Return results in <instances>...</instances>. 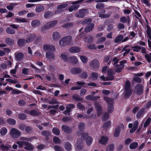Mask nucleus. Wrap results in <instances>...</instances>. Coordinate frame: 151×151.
Returning <instances> with one entry per match:
<instances>
[{"label": "nucleus", "instance_id": "obj_1", "mask_svg": "<svg viewBox=\"0 0 151 151\" xmlns=\"http://www.w3.org/2000/svg\"><path fill=\"white\" fill-rule=\"evenodd\" d=\"M84 124L83 123H81L78 127L79 132H78L77 134L78 135H81L82 137L83 138H86V143L88 145H90L91 144L92 142L93 139L91 137H87L88 134L87 133H84L83 129L84 128Z\"/></svg>", "mask_w": 151, "mask_h": 151}, {"label": "nucleus", "instance_id": "obj_2", "mask_svg": "<svg viewBox=\"0 0 151 151\" xmlns=\"http://www.w3.org/2000/svg\"><path fill=\"white\" fill-rule=\"evenodd\" d=\"M102 71L103 73H107L108 77L106 79L104 76H101L100 78L104 81H110L114 79V77L113 75L114 74V72L111 69H108L107 67L106 66L104 67L102 69Z\"/></svg>", "mask_w": 151, "mask_h": 151}, {"label": "nucleus", "instance_id": "obj_3", "mask_svg": "<svg viewBox=\"0 0 151 151\" xmlns=\"http://www.w3.org/2000/svg\"><path fill=\"white\" fill-rule=\"evenodd\" d=\"M91 19H86L84 20L83 23L87 24L85 30L86 32H88L91 31L93 28L94 24L93 23H91Z\"/></svg>", "mask_w": 151, "mask_h": 151}, {"label": "nucleus", "instance_id": "obj_4", "mask_svg": "<svg viewBox=\"0 0 151 151\" xmlns=\"http://www.w3.org/2000/svg\"><path fill=\"white\" fill-rule=\"evenodd\" d=\"M72 38L70 36H67L63 38L60 40L59 44L60 46H63L65 44H71L72 43Z\"/></svg>", "mask_w": 151, "mask_h": 151}, {"label": "nucleus", "instance_id": "obj_5", "mask_svg": "<svg viewBox=\"0 0 151 151\" xmlns=\"http://www.w3.org/2000/svg\"><path fill=\"white\" fill-rule=\"evenodd\" d=\"M130 83L129 81H126L124 86L125 90V95L126 96H128L131 95L132 91L130 88Z\"/></svg>", "mask_w": 151, "mask_h": 151}, {"label": "nucleus", "instance_id": "obj_6", "mask_svg": "<svg viewBox=\"0 0 151 151\" xmlns=\"http://www.w3.org/2000/svg\"><path fill=\"white\" fill-rule=\"evenodd\" d=\"M83 1V0H79L73 3L72 4L73 5L68 8V9L69 11L72 12L73 10L77 9L79 6V5L78 4L82 3Z\"/></svg>", "mask_w": 151, "mask_h": 151}, {"label": "nucleus", "instance_id": "obj_7", "mask_svg": "<svg viewBox=\"0 0 151 151\" xmlns=\"http://www.w3.org/2000/svg\"><path fill=\"white\" fill-rule=\"evenodd\" d=\"M138 122L137 121H135L134 123V125L132 123H129L128 125V127L129 128L131 129L130 130V133H132L134 132L137 128L138 125Z\"/></svg>", "mask_w": 151, "mask_h": 151}, {"label": "nucleus", "instance_id": "obj_8", "mask_svg": "<svg viewBox=\"0 0 151 151\" xmlns=\"http://www.w3.org/2000/svg\"><path fill=\"white\" fill-rule=\"evenodd\" d=\"M126 63V60H124L121 61L120 62V64L116 65L115 68V71L117 72H120L122 70L124 67V64Z\"/></svg>", "mask_w": 151, "mask_h": 151}, {"label": "nucleus", "instance_id": "obj_9", "mask_svg": "<svg viewBox=\"0 0 151 151\" xmlns=\"http://www.w3.org/2000/svg\"><path fill=\"white\" fill-rule=\"evenodd\" d=\"M143 91V87L141 85H139L136 86L134 91V92L138 95L141 94Z\"/></svg>", "mask_w": 151, "mask_h": 151}, {"label": "nucleus", "instance_id": "obj_10", "mask_svg": "<svg viewBox=\"0 0 151 151\" xmlns=\"http://www.w3.org/2000/svg\"><path fill=\"white\" fill-rule=\"evenodd\" d=\"M10 133L11 135L14 138L18 137L19 136L20 134L18 130L14 128L12 129L11 130Z\"/></svg>", "mask_w": 151, "mask_h": 151}, {"label": "nucleus", "instance_id": "obj_11", "mask_svg": "<svg viewBox=\"0 0 151 151\" xmlns=\"http://www.w3.org/2000/svg\"><path fill=\"white\" fill-rule=\"evenodd\" d=\"M124 128V125L123 124H121L118 126L115 130L114 133V136L117 137L119 135L120 131L121 129H123Z\"/></svg>", "mask_w": 151, "mask_h": 151}, {"label": "nucleus", "instance_id": "obj_12", "mask_svg": "<svg viewBox=\"0 0 151 151\" xmlns=\"http://www.w3.org/2000/svg\"><path fill=\"white\" fill-rule=\"evenodd\" d=\"M90 65L91 68L92 69H97L99 66V63L96 60H93L90 63Z\"/></svg>", "mask_w": 151, "mask_h": 151}, {"label": "nucleus", "instance_id": "obj_13", "mask_svg": "<svg viewBox=\"0 0 151 151\" xmlns=\"http://www.w3.org/2000/svg\"><path fill=\"white\" fill-rule=\"evenodd\" d=\"M21 140H22L23 141H18L17 142V144L20 147H22L23 145L25 146V145L24 144V143L27 142L25 141H29L30 139L28 138L22 137L21 138Z\"/></svg>", "mask_w": 151, "mask_h": 151}, {"label": "nucleus", "instance_id": "obj_14", "mask_svg": "<svg viewBox=\"0 0 151 151\" xmlns=\"http://www.w3.org/2000/svg\"><path fill=\"white\" fill-rule=\"evenodd\" d=\"M87 10L86 9H83L79 10L78 12L76 14L78 17H83L85 16V14L87 12Z\"/></svg>", "mask_w": 151, "mask_h": 151}, {"label": "nucleus", "instance_id": "obj_15", "mask_svg": "<svg viewBox=\"0 0 151 151\" xmlns=\"http://www.w3.org/2000/svg\"><path fill=\"white\" fill-rule=\"evenodd\" d=\"M44 50L45 51H53L55 50V48L54 46L51 45H46L44 46Z\"/></svg>", "mask_w": 151, "mask_h": 151}, {"label": "nucleus", "instance_id": "obj_16", "mask_svg": "<svg viewBox=\"0 0 151 151\" xmlns=\"http://www.w3.org/2000/svg\"><path fill=\"white\" fill-rule=\"evenodd\" d=\"M56 24L57 22L56 21H52L47 23V24L45 25L44 27L46 29H48L49 28L54 26Z\"/></svg>", "mask_w": 151, "mask_h": 151}, {"label": "nucleus", "instance_id": "obj_17", "mask_svg": "<svg viewBox=\"0 0 151 151\" xmlns=\"http://www.w3.org/2000/svg\"><path fill=\"white\" fill-rule=\"evenodd\" d=\"M74 106L73 104H69L66 107V109L64 112V114H69V112L71 109L73 108Z\"/></svg>", "mask_w": 151, "mask_h": 151}, {"label": "nucleus", "instance_id": "obj_18", "mask_svg": "<svg viewBox=\"0 0 151 151\" xmlns=\"http://www.w3.org/2000/svg\"><path fill=\"white\" fill-rule=\"evenodd\" d=\"M108 140V138L106 136H102L99 140L100 143L102 145H105Z\"/></svg>", "mask_w": 151, "mask_h": 151}, {"label": "nucleus", "instance_id": "obj_19", "mask_svg": "<svg viewBox=\"0 0 151 151\" xmlns=\"http://www.w3.org/2000/svg\"><path fill=\"white\" fill-rule=\"evenodd\" d=\"M77 149L78 150H80L83 148V144L82 140L79 139L78 140L77 142Z\"/></svg>", "mask_w": 151, "mask_h": 151}, {"label": "nucleus", "instance_id": "obj_20", "mask_svg": "<svg viewBox=\"0 0 151 151\" xmlns=\"http://www.w3.org/2000/svg\"><path fill=\"white\" fill-rule=\"evenodd\" d=\"M80 49L78 47H72L69 49V51L72 53L78 52L80 51Z\"/></svg>", "mask_w": 151, "mask_h": 151}, {"label": "nucleus", "instance_id": "obj_21", "mask_svg": "<svg viewBox=\"0 0 151 151\" xmlns=\"http://www.w3.org/2000/svg\"><path fill=\"white\" fill-rule=\"evenodd\" d=\"M35 35H31L29 36L27 38L26 42L29 43L32 41L35 38Z\"/></svg>", "mask_w": 151, "mask_h": 151}, {"label": "nucleus", "instance_id": "obj_22", "mask_svg": "<svg viewBox=\"0 0 151 151\" xmlns=\"http://www.w3.org/2000/svg\"><path fill=\"white\" fill-rule=\"evenodd\" d=\"M24 144L25 145L24 148L27 150H30L34 148V147L27 142L24 143Z\"/></svg>", "mask_w": 151, "mask_h": 151}, {"label": "nucleus", "instance_id": "obj_23", "mask_svg": "<svg viewBox=\"0 0 151 151\" xmlns=\"http://www.w3.org/2000/svg\"><path fill=\"white\" fill-rule=\"evenodd\" d=\"M15 21L17 22H25L27 21L26 19L21 17H17L14 19Z\"/></svg>", "mask_w": 151, "mask_h": 151}, {"label": "nucleus", "instance_id": "obj_24", "mask_svg": "<svg viewBox=\"0 0 151 151\" xmlns=\"http://www.w3.org/2000/svg\"><path fill=\"white\" fill-rule=\"evenodd\" d=\"M16 59L17 61L21 60L23 58V55L20 53L15 54Z\"/></svg>", "mask_w": 151, "mask_h": 151}, {"label": "nucleus", "instance_id": "obj_25", "mask_svg": "<svg viewBox=\"0 0 151 151\" xmlns=\"http://www.w3.org/2000/svg\"><path fill=\"white\" fill-rule=\"evenodd\" d=\"M46 57L49 60L53 59L55 58L54 54L51 53L47 52L46 55Z\"/></svg>", "mask_w": 151, "mask_h": 151}, {"label": "nucleus", "instance_id": "obj_26", "mask_svg": "<svg viewBox=\"0 0 151 151\" xmlns=\"http://www.w3.org/2000/svg\"><path fill=\"white\" fill-rule=\"evenodd\" d=\"M81 71V70L79 68H74L71 69V72L73 74H77L79 73Z\"/></svg>", "mask_w": 151, "mask_h": 151}, {"label": "nucleus", "instance_id": "obj_27", "mask_svg": "<svg viewBox=\"0 0 151 151\" xmlns=\"http://www.w3.org/2000/svg\"><path fill=\"white\" fill-rule=\"evenodd\" d=\"M69 60L70 62L73 63H76L78 62V60L76 57L73 56L71 57Z\"/></svg>", "mask_w": 151, "mask_h": 151}, {"label": "nucleus", "instance_id": "obj_28", "mask_svg": "<svg viewBox=\"0 0 151 151\" xmlns=\"http://www.w3.org/2000/svg\"><path fill=\"white\" fill-rule=\"evenodd\" d=\"M52 37L53 40H56L59 39L60 38V36L58 32H55L53 33Z\"/></svg>", "mask_w": 151, "mask_h": 151}, {"label": "nucleus", "instance_id": "obj_29", "mask_svg": "<svg viewBox=\"0 0 151 151\" xmlns=\"http://www.w3.org/2000/svg\"><path fill=\"white\" fill-rule=\"evenodd\" d=\"M6 32L9 34H12L14 33L15 30L10 27H8L6 29Z\"/></svg>", "mask_w": 151, "mask_h": 151}, {"label": "nucleus", "instance_id": "obj_30", "mask_svg": "<svg viewBox=\"0 0 151 151\" xmlns=\"http://www.w3.org/2000/svg\"><path fill=\"white\" fill-rule=\"evenodd\" d=\"M64 147L65 149L67 150H70L71 149V145L68 142L65 143V144Z\"/></svg>", "mask_w": 151, "mask_h": 151}, {"label": "nucleus", "instance_id": "obj_31", "mask_svg": "<svg viewBox=\"0 0 151 151\" xmlns=\"http://www.w3.org/2000/svg\"><path fill=\"white\" fill-rule=\"evenodd\" d=\"M143 112V109H141L137 113V118H140L142 117Z\"/></svg>", "mask_w": 151, "mask_h": 151}, {"label": "nucleus", "instance_id": "obj_32", "mask_svg": "<svg viewBox=\"0 0 151 151\" xmlns=\"http://www.w3.org/2000/svg\"><path fill=\"white\" fill-rule=\"evenodd\" d=\"M106 11L105 9H103L102 12H100L99 14V17L101 18H107L109 17V15L107 14H104L105 13Z\"/></svg>", "mask_w": 151, "mask_h": 151}, {"label": "nucleus", "instance_id": "obj_33", "mask_svg": "<svg viewBox=\"0 0 151 151\" xmlns=\"http://www.w3.org/2000/svg\"><path fill=\"white\" fill-rule=\"evenodd\" d=\"M138 146V144L136 142H134L132 143L129 146V148L130 149H133L137 148Z\"/></svg>", "mask_w": 151, "mask_h": 151}, {"label": "nucleus", "instance_id": "obj_34", "mask_svg": "<svg viewBox=\"0 0 151 151\" xmlns=\"http://www.w3.org/2000/svg\"><path fill=\"white\" fill-rule=\"evenodd\" d=\"M62 129L66 133H69L70 131V129L68 127L65 125H63L62 127Z\"/></svg>", "mask_w": 151, "mask_h": 151}, {"label": "nucleus", "instance_id": "obj_35", "mask_svg": "<svg viewBox=\"0 0 151 151\" xmlns=\"http://www.w3.org/2000/svg\"><path fill=\"white\" fill-rule=\"evenodd\" d=\"M111 124V122L110 121H108L104 124L103 127L104 129H106L110 126Z\"/></svg>", "mask_w": 151, "mask_h": 151}, {"label": "nucleus", "instance_id": "obj_36", "mask_svg": "<svg viewBox=\"0 0 151 151\" xmlns=\"http://www.w3.org/2000/svg\"><path fill=\"white\" fill-rule=\"evenodd\" d=\"M31 24L32 27H35L39 25L40 22L37 20H33L32 21Z\"/></svg>", "mask_w": 151, "mask_h": 151}, {"label": "nucleus", "instance_id": "obj_37", "mask_svg": "<svg viewBox=\"0 0 151 151\" xmlns=\"http://www.w3.org/2000/svg\"><path fill=\"white\" fill-rule=\"evenodd\" d=\"M27 113L29 114L32 116H37L38 114V112L35 110H32L31 111H28L26 112Z\"/></svg>", "mask_w": 151, "mask_h": 151}, {"label": "nucleus", "instance_id": "obj_38", "mask_svg": "<svg viewBox=\"0 0 151 151\" xmlns=\"http://www.w3.org/2000/svg\"><path fill=\"white\" fill-rule=\"evenodd\" d=\"M6 121L8 123L12 125H14L16 123L15 121L13 119H8Z\"/></svg>", "mask_w": 151, "mask_h": 151}, {"label": "nucleus", "instance_id": "obj_39", "mask_svg": "<svg viewBox=\"0 0 151 151\" xmlns=\"http://www.w3.org/2000/svg\"><path fill=\"white\" fill-rule=\"evenodd\" d=\"M44 9L43 6H39L36 7L35 9V11L36 12H39L42 10Z\"/></svg>", "mask_w": 151, "mask_h": 151}, {"label": "nucleus", "instance_id": "obj_40", "mask_svg": "<svg viewBox=\"0 0 151 151\" xmlns=\"http://www.w3.org/2000/svg\"><path fill=\"white\" fill-rule=\"evenodd\" d=\"M147 33L148 36V39L151 40V29L148 26L147 27Z\"/></svg>", "mask_w": 151, "mask_h": 151}, {"label": "nucleus", "instance_id": "obj_41", "mask_svg": "<svg viewBox=\"0 0 151 151\" xmlns=\"http://www.w3.org/2000/svg\"><path fill=\"white\" fill-rule=\"evenodd\" d=\"M7 129L5 127L2 128L0 130V133L1 135H4L7 132Z\"/></svg>", "mask_w": 151, "mask_h": 151}, {"label": "nucleus", "instance_id": "obj_42", "mask_svg": "<svg viewBox=\"0 0 151 151\" xmlns=\"http://www.w3.org/2000/svg\"><path fill=\"white\" fill-rule=\"evenodd\" d=\"M93 40V37L91 36H88L86 37L85 39V41L86 42H92Z\"/></svg>", "mask_w": 151, "mask_h": 151}, {"label": "nucleus", "instance_id": "obj_43", "mask_svg": "<svg viewBox=\"0 0 151 151\" xmlns=\"http://www.w3.org/2000/svg\"><path fill=\"white\" fill-rule=\"evenodd\" d=\"M52 132L56 135H58L60 133L59 130L56 128H54L53 129Z\"/></svg>", "mask_w": 151, "mask_h": 151}, {"label": "nucleus", "instance_id": "obj_44", "mask_svg": "<svg viewBox=\"0 0 151 151\" xmlns=\"http://www.w3.org/2000/svg\"><path fill=\"white\" fill-rule=\"evenodd\" d=\"M132 48L134 51L136 52H139L141 49V47H140L137 46H135L132 47Z\"/></svg>", "mask_w": 151, "mask_h": 151}, {"label": "nucleus", "instance_id": "obj_45", "mask_svg": "<svg viewBox=\"0 0 151 151\" xmlns=\"http://www.w3.org/2000/svg\"><path fill=\"white\" fill-rule=\"evenodd\" d=\"M123 36L122 35H120L118 36L115 40L116 42L117 43L121 41L123 39Z\"/></svg>", "mask_w": 151, "mask_h": 151}, {"label": "nucleus", "instance_id": "obj_46", "mask_svg": "<svg viewBox=\"0 0 151 151\" xmlns=\"http://www.w3.org/2000/svg\"><path fill=\"white\" fill-rule=\"evenodd\" d=\"M16 5L15 4L11 3L6 6V8L9 10H11L13 9L14 6Z\"/></svg>", "mask_w": 151, "mask_h": 151}, {"label": "nucleus", "instance_id": "obj_47", "mask_svg": "<svg viewBox=\"0 0 151 151\" xmlns=\"http://www.w3.org/2000/svg\"><path fill=\"white\" fill-rule=\"evenodd\" d=\"M6 42L9 45H11L14 42L10 38H7L6 39Z\"/></svg>", "mask_w": 151, "mask_h": 151}, {"label": "nucleus", "instance_id": "obj_48", "mask_svg": "<svg viewBox=\"0 0 151 151\" xmlns=\"http://www.w3.org/2000/svg\"><path fill=\"white\" fill-rule=\"evenodd\" d=\"M114 149V146L112 144H111L108 146L106 151H113Z\"/></svg>", "mask_w": 151, "mask_h": 151}, {"label": "nucleus", "instance_id": "obj_49", "mask_svg": "<svg viewBox=\"0 0 151 151\" xmlns=\"http://www.w3.org/2000/svg\"><path fill=\"white\" fill-rule=\"evenodd\" d=\"M67 5L66 4H63L57 7V9L59 11H60V10H62V9L65 8V7H67Z\"/></svg>", "mask_w": 151, "mask_h": 151}, {"label": "nucleus", "instance_id": "obj_50", "mask_svg": "<svg viewBox=\"0 0 151 151\" xmlns=\"http://www.w3.org/2000/svg\"><path fill=\"white\" fill-rule=\"evenodd\" d=\"M105 100L107 101V103L109 104H112L113 102V100L108 97H105Z\"/></svg>", "mask_w": 151, "mask_h": 151}, {"label": "nucleus", "instance_id": "obj_51", "mask_svg": "<svg viewBox=\"0 0 151 151\" xmlns=\"http://www.w3.org/2000/svg\"><path fill=\"white\" fill-rule=\"evenodd\" d=\"M151 121V118L150 117L148 118L145 121L144 126V127H147L150 123Z\"/></svg>", "mask_w": 151, "mask_h": 151}, {"label": "nucleus", "instance_id": "obj_52", "mask_svg": "<svg viewBox=\"0 0 151 151\" xmlns=\"http://www.w3.org/2000/svg\"><path fill=\"white\" fill-rule=\"evenodd\" d=\"M18 117L19 119L23 120L25 119L26 118L27 116L25 114H19Z\"/></svg>", "mask_w": 151, "mask_h": 151}, {"label": "nucleus", "instance_id": "obj_53", "mask_svg": "<svg viewBox=\"0 0 151 151\" xmlns=\"http://www.w3.org/2000/svg\"><path fill=\"white\" fill-rule=\"evenodd\" d=\"M127 47H126L125 48H124L122 50V51H125V52L124 53V56L125 55L128 53L130 51V50L129 49L127 48Z\"/></svg>", "mask_w": 151, "mask_h": 151}, {"label": "nucleus", "instance_id": "obj_54", "mask_svg": "<svg viewBox=\"0 0 151 151\" xmlns=\"http://www.w3.org/2000/svg\"><path fill=\"white\" fill-rule=\"evenodd\" d=\"M80 58L83 63H86L87 61V58L86 57L84 56H81L80 57Z\"/></svg>", "mask_w": 151, "mask_h": 151}, {"label": "nucleus", "instance_id": "obj_55", "mask_svg": "<svg viewBox=\"0 0 151 151\" xmlns=\"http://www.w3.org/2000/svg\"><path fill=\"white\" fill-rule=\"evenodd\" d=\"M105 40V38L104 37H101L99 38L97 42V43L99 44L102 42H103Z\"/></svg>", "mask_w": 151, "mask_h": 151}, {"label": "nucleus", "instance_id": "obj_56", "mask_svg": "<svg viewBox=\"0 0 151 151\" xmlns=\"http://www.w3.org/2000/svg\"><path fill=\"white\" fill-rule=\"evenodd\" d=\"M25 42L24 40L22 39L19 40L18 41V44L19 46H21L24 45Z\"/></svg>", "mask_w": 151, "mask_h": 151}, {"label": "nucleus", "instance_id": "obj_57", "mask_svg": "<svg viewBox=\"0 0 151 151\" xmlns=\"http://www.w3.org/2000/svg\"><path fill=\"white\" fill-rule=\"evenodd\" d=\"M6 80L8 81L9 83H16L18 82L17 81L16 79H15L14 80H13L11 79H6Z\"/></svg>", "mask_w": 151, "mask_h": 151}, {"label": "nucleus", "instance_id": "obj_58", "mask_svg": "<svg viewBox=\"0 0 151 151\" xmlns=\"http://www.w3.org/2000/svg\"><path fill=\"white\" fill-rule=\"evenodd\" d=\"M1 148L2 151H5L9 149V147L4 145H2L1 146Z\"/></svg>", "mask_w": 151, "mask_h": 151}, {"label": "nucleus", "instance_id": "obj_59", "mask_svg": "<svg viewBox=\"0 0 151 151\" xmlns=\"http://www.w3.org/2000/svg\"><path fill=\"white\" fill-rule=\"evenodd\" d=\"M51 15V13L50 12H47L45 13L44 17L45 18H47L50 17Z\"/></svg>", "mask_w": 151, "mask_h": 151}, {"label": "nucleus", "instance_id": "obj_60", "mask_svg": "<svg viewBox=\"0 0 151 151\" xmlns=\"http://www.w3.org/2000/svg\"><path fill=\"white\" fill-rule=\"evenodd\" d=\"M53 141L55 143H59L60 142V139L56 137H54L53 138Z\"/></svg>", "mask_w": 151, "mask_h": 151}, {"label": "nucleus", "instance_id": "obj_61", "mask_svg": "<svg viewBox=\"0 0 151 151\" xmlns=\"http://www.w3.org/2000/svg\"><path fill=\"white\" fill-rule=\"evenodd\" d=\"M60 58L65 62L67 61V58L66 55L64 54H62L60 56Z\"/></svg>", "mask_w": 151, "mask_h": 151}, {"label": "nucleus", "instance_id": "obj_62", "mask_svg": "<svg viewBox=\"0 0 151 151\" xmlns=\"http://www.w3.org/2000/svg\"><path fill=\"white\" fill-rule=\"evenodd\" d=\"M72 26V24L71 23H68L63 25V27L68 28Z\"/></svg>", "mask_w": 151, "mask_h": 151}, {"label": "nucleus", "instance_id": "obj_63", "mask_svg": "<svg viewBox=\"0 0 151 151\" xmlns=\"http://www.w3.org/2000/svg\"><path fill=\"white\" fill-rule=\"evenodd\" d=\"M134 80L138 83H140L141 81V80L140 78L138 77H135L134 78Z\"/></svg>", "mask_w": 151, "mask_h": 151}, {"label": "nucleus", "instance_id": "obj_64", "mask_svg": "<svg viewBox=\"0 0 151 151\" xmlns=\"http://www.w3.org/2000/svg\"><path fill=\"white\" fill-rule=\"evenodd\" d=\"M92 76L93 78L94 79H96L98 78V75L96 73H92Z\"/></svg>", "mask_w": 151, "mask_h": 151}]
</instances>
